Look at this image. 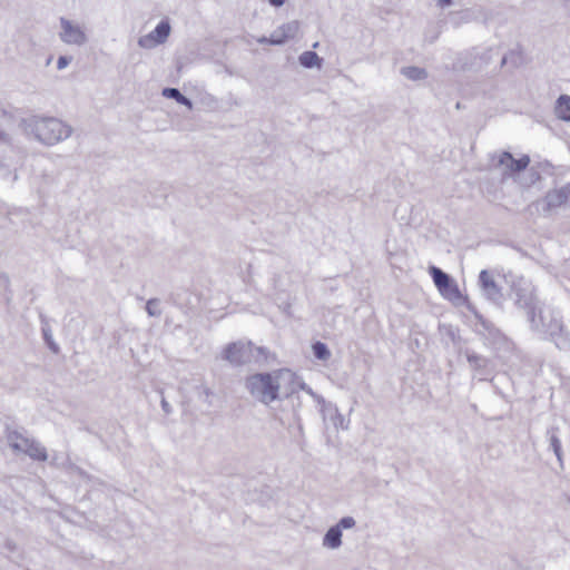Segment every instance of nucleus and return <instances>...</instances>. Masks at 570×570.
Here are the masks:
<instances>
[{"mask_svg": "<svg viewBox=\"0 0 570 570\" xmlns=\"http://www.w3.org/2000/svg\"><path fill=\"white\" fill-rule=\"evenodd\" d=\"M0 142L4 144V145H10L11 144L10 135L7 134L6 131H3L2 129H0Z\"/></svg>", "mask_w": 570, "mask_h": 570, "instance_id": "obj_37", "label": "nucleus"}, {"mask_svg": "<svg viewBox=\"0 0 570 570\" xmlns=\"http://www.w3.org/2000/svg\"><path fill=\"white\" fill-rule=\"evenodd\" d=\"M429 273L435 287L445 299L452 302L454 305H462L468 302V298L461 294L455 279L450 274L434 265L429 267Z\"/></svg>", "mask_w": 570, "mask_h": 570, "instance_id": "obj_6", "label": "nucleus"}, {"mask_svg": "<svg viewBox=\"0 0 570 570\" xmlns=\"http://www.w3.org/2000/svg\"><path fill=\"white\" fill-rule=\"evenodd\" d=\"M468 308L474 314L478 325L481 330H476V333L482 336L484 343L494 350H500L508 344V337L498 328L491 321L480 314L474 307L468 304Z\"/></svg>", "mask_w": 570, "mask_h": 570, "instance_id": "obj_7", "label": "nucleus"}, {"mask_svg": "<svg viewBox=\"0 0 570 570\" xmlns=\"http://www.w3.org/2000/svg\"><path fill=\"white\" fill-rule=\"evenodd\" d=\"M26 570H30V569H26Z\"/></svg>", "mask_w": 570, "mask_h": 570, "instance_id": "obj_46", "label": "nucleus"}, {"mask_svg": "<svg viewBox=\"0 0 570 570\" xmlns=\"http://www.w3.org/2000/svg\"><path fill=\"white\" fill-rule=\"evenodd\" d=\"M334 425H335V428H338V426L342 429L346 428V426H344V416L341 413H338L337 410L335 411Z\"/></svg>", "mask_w": 570, "mask_h": 570, "instance_id": "obj_34", "label": "nucleus"}, {"mask_svg": "<svg viewBox=\"0 0 570 570\" xmlns=\"http://www.w3.org/2000/svg\"><path fill=\"white\" fill-rule=\"evenodd\" d=\"M530 164V157L523 155L520 158H514L510 151H502L498 159L499 166H504V175L519 174L527 169Z\"/></svg>", "mask_w": 570, "mask_h": 570, "instance_id": "obj_12", "label": "nucleus"}, {"mask_svg": "<svg viewBox=\"0 0 570 570\" xmlns=\"http://www.w3.org/2000/svg\"><path fill=\"white\" fill-rule=\"evenodd\" d=\"M0 114L3 115V116L7 115L6 110H3V109H0Z\"/></svg>", "mask_w": 570, "mask_h": 570, "instance_id": "obj_43", "label": "nucleus"}, {"mask_svg": "<svg viewBox=\"0 0 570 570\" xmlns=\"http://www.w3.org/2000/svg\"><path fill=\"white\" fill-rule=\"evenodd\" d=\"M521 61V56L515 51H510L508 55H504L501 59V67H504L508 62H510L514 68L519 66Z\"/></svg>", "mask_w": 570, "mask_h": 570, "instance_id": "obj_30", "label": "nucleus"}, {"mask_svg": "<svg viewBox=\"0 0 570 570\" xmlns=\"http://www.w3.org/2000/svg\"><path fill=\"white\" fill-rule=\"evenodd\" d=\"M342 544V530L335 524L332 525L323 537V546L330 549H337Z\"/></svg>", "mask_w": 570, "mask_h": 570, "instance_id": "obj_20", "label": "nucleus"}, {"mask_svg": "<svg viewBox=\"0 0 570 570\" xmlns=\"http://www.w3.org/2000/svg\"><path fill=\"white\" fill-rule=\"evenodd\" d=\"M524 316L533 332L554 342L559 350H570V334L564 330L559 313L552 307L540 301L535 308Z\"/></svg>", "mask_w": 570, "mask_h": 570, "instance_id": "obj_1", "label": "nucleus"}, {"mask_svg": "<svg viewBox=\"0 0 570 570\" xmlns=\"http://www.w3.org/2000/svg\"><path fill=\"white\" fill-rule=\"evenodd\" d=\"M30 459L36 461H46L48 459L47 450L45 446L41 445L40 442L33 440L31 443H29V448L27 449L26 453Z\"/></svg>", "mask_w": 570, "mask_h": 570, "instance_id": "obj_23", "label": "nucleus"}, {"mask_svg": "<svg viewBox=\"0 0 570 570\" xmlns=\"http://www.w3.org/2000/svg\"><path fill=\"white\" fill-rule=\"evenodd\" d=\"M289 309H291V304H289V303L285 304V306H284L283 311H284L286 314H289Z\"/></svg>", "mask_w": 570, "mask_h": 570, "instance_id": "obj_42", "label": "nucleus"}, {"mask_svg": "<svg viewBox=\"0 0 570 570\" xmlns=\"http://www.w3.org/2000/svg\"><path fill=\"white\" fill-rule=\"evenodd\" d=\"M558 430V428L551 426L550 429H548L547 434L549 435V448L556 454L560 466L563 468V452L561 441L557 435Z\"/></svg>", "mask_w": 570, "mask_h": 570, "instance_id": "obj_19", "label": "nucleus"}, {"mask_svg": "<svg viewBox=\"0 0 570 570\" xmlns=\"http://www.w3.org/2000/svg\"><path fill=\"white\" fill-rule=\"evenodd\" d=\"M570 198V184L562 186L561 188L553 189L547 193L544 198L542 199V210L544 214L561 207L567 204Z\"/></svg>", "mask_w": 570, "mask_h": 570, "instance_id": "obj_13", "label": "nucleus"}, {"mask_svg": "<svg viewBox=\"0 0 570 570\" xmlns=\"http://www.w3.org/2000/svg\"><path fill=\"white\" fill-rule=\"evenodd\" d=\"M550 167V164L549 163H546L544 164V168H549Z\"/></svg>", "mask_w": 570, "mask_h": 570, "instance_id": "obj_44", "label": "nucleus"}, {"mask_svg": "<svg viewBox=\"0 0 570 570\" xmlns=\"http://www.w3.org/2000/svg\"><path fill=\"white\" fill-rule=\"evenodd\" d=\"M278 29L284 33V36H286L287 40H289L296 36L299 24L297 21H291L282 24Z\"/></svg>", "mask_w": 570, "mask_h": 570, "instance_id": "obj_27", "label": "nucleus"}, {"mask_svg": "<svg viewBox=\"0 0 570 570\" xmlns=\"http://www.w3.org/2000/svg\"><path fill=\"white\" fill-rule=\"evenodd\" d=\"M69 469L73 473H77L80 478L86 479V480H90V475L83 469H81L80 466H78L76 464H71Z\"/></svg>", "mask_w": 570, "mask_h": 570, "instance_id": "obj_33", "label": "nucleus"}, {"mask_svg": "<svg viewBox=\"0 0 570 570\" xmlns=\"http://www.w3.org/2000/svg\"><path fill=\"white\" fill-rule=\"evenodd\" d=\"M298 61H299L301 66H303L304 68H308V69L314 68V67L321 68L323 65V58H321L313 50L304 51L298 57Z\"/></svg>", "mask_w": 570, "mask_h": 570, "instance_id": "obj_22", "label": "nucleus"}, {"mask_svg": "<svg viewBox=\"0 0 570 570\" xmlns=\"http://www.w3.org/2000/svg\"><path fill=\"white\" fill-rule=\"evenodd\" d=\"M7 440L13 452L26 453L27 449L29 448V443H31L35 439L27 438L19 431L8 430Z\"/></svg>", "mask_w": 570, "mask_h": 570, "instance_id": "obj_16", "label": "nucleus"}, {"mask_svg": "<svg viewBox=\"0 0 570 570\" xmlns=\"http://www.w3.org/2000/svg\"><path fill=\"white\" fill-rule=\"evenodd\" d=\"M42 336H43V340H45L47 346L49 347V350L52 353L57 354L59 352V346L53 341L52 334H51V328L48 325L42 327Z\"/></svg>", "mask_w": 570, "mask_h": 570, "instance_id": "obj_28", "label": "nucleus"}, {"mask_svg": "<svg viewBox=\"0 0 570 570\" xmlns=\"http://www.w3.org/2000/svg\"><path fill=\"white\" fill-rule=\"evenodd\" d=\"M171 32V26L168 18L159 21L156 28L146 36L138 39V46L144 49H153L167 41Z\"/></svg>", "mask_w": 570, "mask_h": 570, "instance_id": "obj_10", "label": "nucleus"}, {"mask_svg": "<svg viewBox=\"0 0 570 570\" xmlns=\"http://www.w3.org/2000/svg\"><path fill=\"white\" fill-rule=\"evenodd\" d=\"M268 350L264 346H256L250 341H237L225 346L222 357L230 365L238 367L250 363L265 362Z\"/></svg>", "mask_w": 570, "mask_h": 570, "instance_id": "obj_5", "label": "nucleus"}, {"mask_svg": "<svg viewBox=\"0 0 570 570\" xmlns=\"http://www.w3.org/2000/svg\"><path fill=\"white\" fill-rule=\"evenodd\" d=\"M288 374L289 375V384H291V389H289V392H286L284 397L288 399V397H294V395L297 393L298 390H302V391H305L306 393H308L309 395H312L313 397H315L318 402H324V399L317 394H315L313 392V390L303 381H299L298 377L291 373V371L286 370V371H283V374Z\"/></svg>", "mask_w": 570, "mask_h": 570, "instance_id": "obj_14", "label": "nucleus"}, {"mask_svg": "<svg viewBox=\"0 0 570 570\" xmlns=\"http://www.w3.org/2000/svg\"><path fill=\"white\" fill-rule=\"evenodd\" d=\"M297 406H299V403L297 405H294L293 415H294L295 422L297 423V428H298L299 432L302 433L303 432V425H302L301 417H299L298 412H297Z\"/></svg>", "mask_w": 570, "mask_h": 570, "instance_id": "obj_35", "label": "nucleus"}, {"mask_svg": "<svg viewBox=\"0 0 570 570\" xmlns=\"http://www.w3.org/2000/svg\"><path fill=\"white\" fill-rule=\"evenodd\" d=\"M478 284L480 286L482 295L497 306H502L504 295L502 287L494 281L491 273L487 269H482L479 274Z\"/></svg>", "mask_w": 570, "mask_h": 570, "instance_id": "obj_9", "label": "nucleus"}, {"mask_svg": "<svg viewBox=\"0 0 570 570\" xmlns=\"http://www.w3.org/2000/svg\"><path fill=\"white\" fill-rule=\"evenodd\" d=\"M566 3L570 6V0H566Z\"/></svg>", "mask_w": 570, "mask_h": 570, "instance_id": "obj_45", "label": "nucleus"}, {"mask_svg": "<svg viewBox=\"0 0 570 570\" xmlns=\"http://www.w3.org/2000/svg\"><path fill=\"white\" fill-rule=\"evenodd\" d=\"M554 112L559 119L570 121V96H559L556 101Z\"/></svg>", "mask_w": 570, "mask_h": 570, "instance_id": "obj_21", "label": "nucleus"}, {"mask_svg": "<svg viewBox=\"0 0 570 570\" xmlns=\"http://www.w3.org/2000/svg\"><path fill=\"white\" fill-rule=\"evenodd\" d=\"M464 355L469 362L474 377H478L480 381L490 380L494 373L495 367L491 358L480 355L469 348L464 351Z\"/></svg>", "mask_w": 570, "mask_h": 570, "instance_id": "obj_8", "label": "nucleus"}, {"mask_svg": "<svg viewBox=\"0 0 570 570\" xmlns=\"http://www.w3.org/2000/svg\"><path fill=\"white\" fill-rule=\"evenodd\" d=\"M19 127L26 136L46 146H53L72 134V128L56 117L30 116L22 118Z\"/></svg>", "mask_w": 570, "mask_h": 570, "instance_id": "obj_2", "label": "nucleus"}, {"mask_svg": "<svg viewBox=\"0 0 570 570\" xmlns=\"http://www.w3.org/2000/svg\"><path fill=\"white\" fill-rule=\"evenodd\" d=\"M401 73L410 80L419 81L428 78V71L424 68L409 66L401 68Z\"/></svg>", "mask_w": 570, "mask_h": 570, "instance_id": "obj_24", "label": "nucleus"}, {"mask_svg": "<svg viewBox=\"0 0 570 570\" xmlns=\"http://www.w3.org/2000/svg\"><path fill=\"white\" fill-rule=\"evenodd\" d=\"M503 278L509 286L508 295L519 311L523 312L525 315L532 308H535L540 299L537 295V288L530 279L511 272L504 274Z\"/></svg>", "mask_w": 570, "mask_h": 570, "instance_id": "obj_3", "label": "nucleus"}, {"mask_svg": "<svg viewBox=\"0 0 570 570\" xmlns=\"http://www.w3.org/2000/svg\"><path fill=\"white\" fill-rule=\"evenodd\" d=\"M160 405H161L163 411H164L166 414H170V413H171V406H170V404L166 401V399H165L164 396L161 397Z\"/></svg>", "mask_w": 570, "mask_h": 570, "instance_id": "obj_38", "label": "nucleus"}, {"mask_svg": "<svg viewBox=\"0 0 570 570\" xmlns=\"http://www.w3.org/2000/svg\"><path fill=\"white\" fill-rule=\"evenodd\" d=\"M258 42L262 45L268 43L273 46H282L287 42V38L279 29H277L269 37L263 36L259 38Z\"/></svg>", "mask_w": 570, "mask_h": 570, "instance_id": "obj_25", "label": "nucleus"}, {"mask_svg": "<svg viewBox=\"0 0 570 570\" xmlns=\"http://www.w3.org/2000/svg\"><path fill=\"white\" fill-rule=\"evenodd\" d=\"M492 48H488L482 52L476 51L475 49L470 53L472 60L469 63V69L480 70L483 67L488 66L492 60Z\"/></svg>", "mask_w": 570, "mask_h": 570, "instance_id": "obj_17", "label": "nucleus"}, {"mask_svg": "<svg viewBox=\"0 0 570 570\" xmlns=\"http://www.w3.org/2000/svg\"><path fill=\"white\" fill-rule=\"evenodd\" d=\"M356 524L355 519L353 517H343L336 523V525L343 531L354 528Z\"/></svg>", "mask_w": 570, "mask_h": 570, "instance_id": "obj_31", "label": "nucleus"}, {"mask_svg": "<svg viewBox=\"0 0 570 570\" xmlns=\"http://www.w3.org/2000/svg\"><path fill=\"white\" fill-rule=\"evenodd\" d=\"M72 58L70 56H60L57 60V68L59 70L65 69L70 62Z\"/></svg>", "mask_w": 570, "mask_h": 570, "instance_id": "obj_32", "label": "nucleus"}, {"mask_svg": "<svg viewBox=\"0 0 570 570\" xmlns=\"http://www.w3.org/2000/svg\"><path fill=\"white\" fill-rule=\"evenodd\" d=\"M288 374L289 375V384H291V389H289V392H286L284 397L288 399V397H294V395L297 393L298 390H302V391H305L306 393H308L309 395H312L313 397H315L318 402H324V399L317 394H315L313 392V390L303 381H299L298 377L291 373V371L286 370V371H283V374Z\"/></svg>", "mask_w": 570, "mask_h": 570, "instance_id": "obj_15", "label": "nucleus"}, {"mask_svg": "<svg viewBox=\"0 0 570 570\" xmlns=\"http://www.w3.org/2000/svg\"><path fill=\"white\" fill-rule=\"evenodd\" d=\"M530 180H531V184H534L537 181H539L541 179V175L538 170L534 169V167H532L530 169Z\"/></svg>", "mask_w": 570, "mask_h": 570, "instance_id": "obj_36", "label": "nucleus"}, {"mask_svg": "<svg viewBox=\"0 0 570 570\" xmlns=\"http://www.w3.org/2000/svg\"><path fill=\"white\" fill-rule=\"evenodd\" d=\"M60 39L65 43L82 46L87 42V36L79 26L73 24L70 20L66 18H60Z\"/></svg>", "mask_w": 570, "mask_h": 570, "instance_id": "obj_11", "label": "nucleus"}, {"mask_svg": "<svg viewBox=\"0 0 570 570\" xmlns=\"http://www.w3.org/2000/svg\"><path fill=\"white\" fill-rule=\"evenodd\" d=\"M4 548H6L7 550H9L10 552H13V551L17 549V546H16L14 541H12V540L8 539V540H6V542H4Z\"/></svg>", "mask_w": 570, "mask_h": 570, "instance_id": "obj_39", "label": "nucleus"}, {"mask_svg": "<svg viewBox=\"0 0 570 570\" xmlns=\"http://www.w3.org/2000/svg\"><path fill=\"white\" fill-rule=\"evenodd\" d=\"M271 6L282 7L285 3V0H268Z\"/></svg>", "mask_w": 570, "mask_h": 570, "instance_id": "obj_41", "label": "nucleus"}, {"mask_svg": "<svg viewBox=\"0 0 570 570\" xmlns=\"http://www.w3.org/2000/svg\"><path fill=\"white\" fill-rule=\"evenodd\" d=\"M435 1H436L438 6L442 9L448 8V7L452 6V3H453V0H435Z\"/></svg>", "mask_w": 570, "mask_h": 570, "instance_id": "obj_40", "label": "nucleus"}, {"mask_svg": "<svg viewBox=\"0 0 570 570\" xmlns=\"http://www.w3.org/2000/svg\"><path fill=\"white\" fill-rule=\"evenodd\" d=\"M160 299L159 298H150L146 303V312L151 317H159L161 315V309L159 308Z\"/></svg>", "mask_w": 570, "mask_h": 570, "instance_id": "obj_29", "label": "nucleus"}, {"mask_svg": "<svg viewBox=\"0 0 570 570\" xmlns=\"http://www.w3.org/2000/svg\"><path fill=\"white\" fill-rule=\"evenodd\" d=\"M283 371L277 373L262 372L248 375L245 380V387L258 402L268 405L279 400L281 384L278 382Z\"/></svg>", "mask_w": 570, "mask_h": 570, "instance_id": "obj_4", "label": "nucleus"}, {"mask_svg": "<svg viewBox=\"0 0 570 570\" xmlns=\"http://www.w3.org/2000/svg\"><path fill=\"white\" fill-rule=\"evenodd\" d=\"M161 95L167 99H173L177 104L187 107L188 109H193L194 104L190 98L183 95L178 88L166 87L163 89Z\"/></svg>", "mask_w": 570, "mask_h": 570, "instance_id": "obj_18", "label": "nucleus"}, {"mask_svg": "<svg viewBox=\"0 0 570 570\" xmlns=\"http://www.w3.org/2000/svg\"><path fill=\"white\" fill-rule=\"evenodd\" d=\"M312 351L313 355L320 361H327L331 357L328 346L321 341H316L312 344Z\"/></svg>", "mask_w": 570, "mask_h": 570, "instance_id": "obj_26", "label": "nucleus"}]
</instances>
